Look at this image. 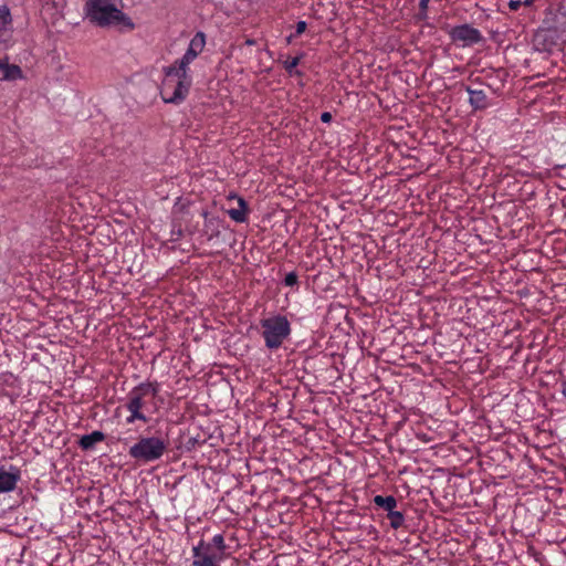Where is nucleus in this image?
Returning <instances> with one entry per match:
<instances>
[{
	"instance_id": "1",
	"label": "nucleus",
	"mask_w": 566,
	"mask_h": 566,
	"mask_svg": "<svg viewBox=\"0 0 566 566\" xmlns=\"http://www.w3.org/2000/svg\"><path fill=\"white\" fill-rule=\"evenodd\" d=\"M206 34L198 31L189 42L184 55L174 64L163 67L164 77L159 93L167 104H180L186 99L192 84L190 64L202 53Z\"/></svg>"
},
{
	"instance_id": "2",
	"label": "nucleus",
	"mask_w": 566,
	"mask_h": 566,
	"mask_svg": "<svg viewBox=\"0 0 566 566\" xmlns=\"http://www.w3.org/2000/svg\"><path fill=\"white\" fill-rule=\"evenodd\" d=\"M83 11L84 18L99 28H134L133 21L122 10L116 0H86Z\"/></svg>"
},
{
	"instance_id": "3",
	"label": "nucleus",
	"mask_w": 566,
	"mask_h": 566,
	"mask_svg": "<svg viewBox=\"0 0 566 566\" xmlns=\"http://www.w3.org/2000/svg\"><path fill=\"white\" fill-rule=\"evenodd\" d=\"M160 390L158 381H144L133 387L125 399L124 408L128 411L125 419L127 424H133L136 421L147 423L149 417L147 415L149 408L146 398L148 396L156 397Z\"/></svg>"
},
{
	"instance_id": "4",
	"label": "nucleus",
	"mask_w": 566,
	"mask_h": 566,
	"mask_svg": "<svg viewBox=\"0 0 566 566\" xmlns=\"http://www.w3.org/2000/svg\"><path fill=\"white\" fill-rule=\"evenodd\" d=\"M260 326L264 345L269 350L279 349L292 333L290 321L281 314L261 319Z\"/></svg>"
},
{
	"instance_id": "5",
	"label": "nucleus",
	"mask_w": 566,
	"mask_h": 566,
	"mask_svg": "<svg viewBox=\"0 0 566 566\" xmlns=\"http://www.w3.org/2000/svg\"><path fill=\"white\" fill-rule=\"evenodd\" d=\"M168 443L159 437L140 438L129 449V455L138 461L153 462L166 452Z\"/></svg>"
},
{
	"instance_id": "6",
	"label": "nucleus",
	"mask_w": 566,
	"mask_h": 566,
	"mask_svg": "<svg viewBox=\"0 0 566 566\" xmlns=\"http://www.w3.org/2000/svg\"><path fill=\"white\" fill-rule=\"evenodd\" d=\"M223 559L221 553H216L212 545L203 539L192 547V566H220Z\"/></svg>"
},
{
	"instance_id": "7",
	"label": "nucleus",
	"mask_w": 566,
	"mask_h": 566,
	"mask_svg": "<svg viewBox=\"0 0 566 566\" xmlns=\"http://www.w3.org/2000/svg\"><path fill=\"white\" fill-rule=\"evenodd\" d=\"M450 36L454 42H459L463 46L479 43L482 40L481 32L470 24H461L452 28Z\"/></svg>"
},
{
	"instance_id": "8",
	"label": "nucleus",
	"mask_w": 566,
	"mask_h": 566,
	"mask_svg": "<svg viewBox=\"0 0 566 566\" xmlns=\"http://www.w3.org/2000/svg\"><path fill=\"white\" fill-rule=\"evenodd\" d=\"M21 479L20 469L15 465L0 468V494L12 492Z\"/></svg>"
},
{
	"instance_id": "9",
	"label": "nucleus",
	"mask_w": 566,
	"mask_h": 566,
	"mask_svg": "<svg viewBox=\"0 0 566 566\" xmlns=\"http://www.w3.org/2000/svg\"><path fill=\"white\" fill-rule=\"evenodd\" d=\"M201 216L205 218L203 232L208 240H212L220 235V229L222 227V220L218 217H209V213L205 210Z\"/></svg>"
},
{
	"instance_id": "10",
	"label": "nucleus",
	"mask_w": 566,
	"mask_h": 566,
	"mask_svg": "<svg viewBox=\"0 0 566 566\" xmlns=\"http://www.w3.org/2000/svg\"><path fill=\"white\" fill-rule=\"evenodd\" d=\"M228 199H235L239 205V208H232V209L228 210L229 217L235 222H239V223L245 222L248 219V212H249L247 201L242 197L237 196L235 193L230 195L228 197Z\"/></svg>"
},
{
	"instance_id": "11",
	"label": "nucleus",
	"mask_w": 566,
	"mask_h": 566,
	"mask_svg": "<svg viewBox=\"0 0 566 566\" xmlns=\"http://www.w3.org/2000/svg\"><path fill=\"white\" fill-rule=\"evenodd\" d=\"M22 77L21 69L10 64L8 59L0 60V81H15Z\"/></svg>"
},
{
	"instance_id": "12",
	"label": "nucleus",
	"mask_w": 566,
	"mask_h": 566,
	"mask_svg": "<svg viewBox=\"0 0 566 566\" xmlns=\"http://www.w3.org/2000/svg\"><path fill=\"white\" fill-rule=\"evenodd\" d=\"M467 92L469 94V104L474 109H484L488 106V96L482 90H473L471 87H467Z\"/></svg>"
},
{
	"instance_id": "13",
	"label": "nucleus",
	"mask_w": 566,
	"mask_h": 566,
	"mask_svg": "<svg viewBox=\"0 0 566 566\" xmlns=\"http://www.w3.org/2000/svg\"><path fill=\"white\" fill-rule=\"evenodd\" d=\"M105 439V436L102 431H93L88 434H84L81 439H80V447L83 449V450H90L92 449L96 443L98 442H102L103 440Z\"/></svg>"
},
{
	"instance_id": "14",
	"label": "nucleus",
	"mask_w": 566,
	"mask_h": 566,
	"mask_svg": "<svg viewBox=\"0 0 566 566\" xmlns=\"http://www.w3.org/2000/svg\"><path fill=\"white\" fill-rule=\"evenodd\" d=\"M374 503L384 509L385 511L389 513L395 511V507L397 506V500L392 495L382 496V495H376L374 497Z\"/></svg>"
},
{
	"instance_id": "15",
	"label": "nucleus",
	"mask_w": 566,
	"mask_h": 566,
	"mask_svg": "<svg viewBox=\"0 0 566 566\" xmlns=\"http://www.w3.org/2000/svg\"><path fill=\"white\" fill-rule=\"evenodd\" d=\"M12 17L6 4H0V34L11 28Z\"/></svg>"
},
{
	"instance_id": "16",
	"label": "nucleus",
	"mask_w": 566,
	"mask_h": 566,
	"mask_svg": "<svg viewBox=\"0 0 566 566\" xmlns=\"http://www.w3.org/2000/svg\"><path fill=\"white\" fill-rule=\"evenodd\" d=\"M555 32L566 40V11H557L555 14Z\"/></svg>"
},
{
	"instance_id": "17",
	"label": "nucleus",
	"mask_w": 566,
	"mask_h": 566,
	"mask_svg": "<svg viewBox=\"0 0 566 566\" xmlns=\"http://www.w3.org/2000/svg\"><path fill=\"white\" fill-rule=\"evenodd\" d=\"M208 544H211L216 553H221V556L224 557L227 546L222 534H216Z\"/></svg>"
},
{
	"instance_id": "18",
	"label": "nucleus",
	"mask_w": 566,
	"mask_h": 566,
	"mask_svg": "<svg viewBox=\"0 0 566 566\" xmlns=\"http://www.w3.org/2000/svg\"><path fill=\"white\" fill-rule=\"evenodd\" d=\"M388 518L390 521V526L394 530H398L399 527H401L405 522V516L399 511H394V512L389 513Z\"/></svg>"
},
{
	"instance_id": "19",
	"label": "nucleus",
	"mask_w": 566,
	"mask_h": 566,
	"mask_svg": "<svg viewBox=\"0 0 566 566\" xmlns=\"http://www.w3.org/2000/svg\"><path fill=\"white\" fill-rule=\"evenodd\" d=\"M300 61L301 56H295L284 62V67L289 72V74H293L294 72L297 73L295 69L300 64Z\"/></svg>"
},
{
	"instance_id": "20",
	"label": "nucleus",
	"mask_w": 566,
	"mask_h": 566,
	"mask_svg": "<svg viewBox=\"0 0 566 566\" xmlns=\"http://www.w3.org/2000/svg\"><path fill=\"white\" fill-rule=\"evenodd\" d=\"M284 285L286 286H297L298 285V276L296 274V272H290L285 275L284 277Z\"/></svg>"
},
{
	"instance_id": "21",
	"label": "nucleus",
	"mask_w": 566,
	"mask_h": 566,
	"mask_svg": "<svg viewBox=\"0 0 566 566\" xmlns=\"http://www.w3.org/2000/svg\"><path fill=\"white\" fill-rule=\"evenodd\" d=\"M534 2V0H510L509 7L512 10H517L520 6H531Z\"/></svg>"
},
{
	"instance_id": "22",
	"label": "nucleus",
	"mask_w": 566,
	"mask_h": 566,
	"mask_svg": "<svg viewBox=\"0 0 566 566\" xmlns=\"http://www.w3.org/2000/svg\"><path fill=\"white\" fill-rule=\"evenodd\" d=\"M188 208V203L182 201L180 198L177 199V201L175 202V206H174V209H172V212L176 214V213H182L186 211V209Z\"/></svg>"
},
{
	"instance_id": "23",
	"label": "nucleus",
	"mask_w": 566,
	"mask_h": 566,
	"mask_svg": "<svg viewBox=\"0 0 566 566\" xmlns=\"http://www.w3.org/2000/svg\"><path fill=\"white\" fill-rule=\"evenodd\" d=\"M0 380L8 385H13L17 382V377L11 373H3L0 376Z\"/></svg>"
},
{
	"instance_id": "24",
	"label": "nucleus",
	"mask_w": 566,
	"mask_h": 566,
	"mask_svg": "<svg viewBox=\"0 0 566 566\" xmlns=\"http://www.w3.org/2000/svg\"><path fill=\"white\" fill-rule=\"evenodd\" d=\"M182 237V230L180 227H174L171 230V240L177 241Z\"/></svg>"
},
{
	"instance_id": "25",
	"label": "nucleus",
	"mask_w": 566,
	"mask_h": 566,
	"mask_svg": "<svg viewBox=\"0 0 566 566\" xmlns=\"http://www.w3.org/2000/svg\"><path fill=\"white\" fill-rule=\"evenodd\" d=\"M305 30H306V22L305 21H298L296 23V30H295L296 35L302 34Z\"/></svg>"
},
{
	"instance_id": "26",
	"label": "nucleus",
	"mask_w": 566,
	"mask_h": 566,
	"mask_svg": "<svg viewBox=\"0 0 566 566\" xmlns=\"http://www.w3.org/2000/svg\"><path fill=\"white\" fill-rule=\"evenodd\" d=\"M332 118H333V117H332V114H331L329 112H324V113H322V114H321V120H322L323 123L328 124V123H331V122H332Z\"/></svg>"
},
{
	"instance_id": "27",
	"label": "nucleus",
	"mask_w": 566,
	"mask_h": 566,
	"mask_svg": "<svg viewBox=\"0 0 566 566\" xmlns=\"http://www.w3.org/2000/svg\"><path fill=\"white\" fill-rule=\"evenodd\" d=\"M560 387H562V394H563L564 398L566 399V379L560 382Z\"/></svg>"
},
{
	"instance_id": "28",
	"label": "nucleus",
	"mask_w": 566,
	"mask_h": 566,
	"mask_svg": "<svg viewBox=\"0 0 566 566\" xmlns=\"http://www.w3.org/2000/svg\"><path fill=\"white\" fill-rule=\"evenodd\" d=\"M429 0H420V8L422 10L427 9Z\"/></svg>"
},
{
	"instance_id": "29",
	"label": "nucleus",
	"mask_w": 566,
	"mask_h": 566,
	"mask_svg": "<svg viewBox=\"0 0 566 566\" xmlns=\"http://www.w3.org/2000/svg\"><path fill=\"white\" fill-rule=\"evenodd\" d=\"M248 45H253L254 44V41L253 40H247L245 42Z\"/></svg>"
}]
</instances>
